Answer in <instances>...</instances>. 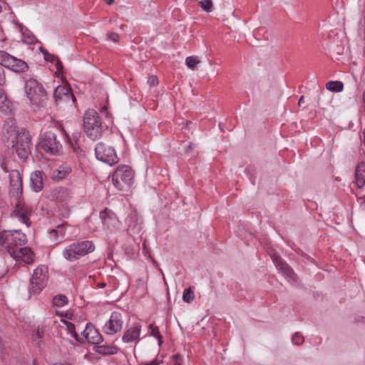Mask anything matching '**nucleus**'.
I'll return each instance as SVG.
<instances>
[{
    "label": "nucleus",
    "instance_id": "obj_1",
    "mask_svg": "<svg viewBox=\"0 0 365 365\" xmlns=\"http://www.w3.org/2000/svg\"><path fill=\"white\" fill-rule=\"evenodd\" d=\"M3 135L11 146L15 149L21 159L28 158L31 152V135L29 132L21 130L19 131L15 122L9 119L3 127Z\"/></svg>",
    "mask_w": 365,
    "mask_h": 365
},
{
    "label": "nucleus",
    "instance_id": "obj_2",
    "mask_svg": "<svg viewBox=\"0 0 365 365\" xmlns=\"http://www.w3.org/2000/svg\"><path fill=\"white\" fill-rule=\"evenodd\" d=\"M134 172L126 165H120L115 169V188L122 195H128L133 181Z\"/></svg>",
    "mask_w": 365,
    "mask_h": 365
},
{
    "label": "nucleus",
    "instance_id": "obj_3",
    "mask_svg": "<svg viewBox=\"0 0 365 365\" xmlns=\"http://www.w3.org/2000/svg\"><path fill=\"white\" fill-rule=\"evenodd\" d=\"M94 250L95 246L91 241H81L66 247L62 252V255L66 259L72 262L92 252Z\"/></svg>",
    "mask_w": 365,
    "mask_h": 365
},
{
    "label": "nucleus",
    "instance_id": "obj_4",
    "mask_svg": "<svg viewBox=\"0 0 365 365\" xmlns=\"http://www.w3.org/2000/svg\"><path fill=\"white\" fill-rule=\"evenodd\" d=\"M83 126L86 133L91 139L95 140L101 136V122L94 109H88L85 113Z\"/></svg>",
    "mask_w": 365,
    "mask_h": 365
},
{
    "label": "nucleus",
    "instance_id": "obj_5",
    "mask_svg": "<svg viewBox=\"0 0 365 365\" xmlns=\"http://www.w3.org/2000/svg\"><path fill=\"white\" fill-rule=\"evenodd\" d=\"M26 236L20 230H4L0 232V245L5 247L9 253V250H15L24 245Z\"/></svg>",
    "mask_w": 365,
    "mask_h": 365
},
{
    "label": "nucleus",
    "instance_id": "obj_6",
    "mask_svg": "<svg viewBox=\"0 0 365 365\" xmlns=\"http://www.w3.org/2000/svg\"><path fill=\"white\" fill-rule=\"evenodd\" d=\"M48 281V268L41 265L34 269L31 279L30 292L34 294L40 293L46 286Z\"/></svg>",
    "mask_w": 365,
    "mask_h": 365
},
{
    "label": "nucleus",
    "instance_id": "obj_7",
    "mask_svg": "<svg viewBox=\"0 0 365 365\" xmlns=\"http://www.w3.org/2000/svg\"><path fill=\"white\" fill-rule=\"evenodd\" d=\"M25 91L30 101L34 104L39 103L46 96V91L42 85L33 78L26 82Z\"/></svg>",
    "mask_w": 365,
    "mask_h": 365
},
{
    "label": "nucleus",
    "instance_id": "obj_8",
    "mask_svg": "<svg viewBox=\"0 0 365 365\" xmlns=\"http://www.w3.org/2000/svg\"><path fill=\"white\" fill-rule=\"evenodd\" d=\"M0 65L16 73L24 72L28 68V65L24 61L17 58L4 51H0Z\"/></svg>",
    "mask_w": 365,
    "mask_h": 365
},
{
    "label": "nucleus",
    "instance_id": "obj_9",
    "mask_svg": "<svg viewBox=\"0 0 365 365\" xmlns=\"http://www.w3.org/2000/svg\"><path fill=\"white\" fill-rule=\"evenodd\" d=\"M40 146L43 150L51 154L57 153L61 148V143L56 140V136L51 132L44 134L41 140Z\"/></svg>",
    "mask_w": 365,
    "mask_h": 365
},
{
    "label": "nucleus",
    "instance_id": "obj_10",
    "mask_svg": "<svg viewBox=\"0 0 365 365\" xmlns=\"http://www.w3.org/2000/svg\"><path fill=\"white\" fill-rule=\"evenodd\" d=\"M32 212L33 209L29 205L19 202L16 204L12 212V217L18 219L27 227H29L31 225L30 216Z\"/></svg>",
    "mask_w": 365,
    "mask_h": 365
},
{
    "label": "nucleus",
    "instance_id": "obj_11",
    "mask_svg": "<svg viewBox=\"0 0 365 365\" xmlns=\"http://www.w3.org/2000/svg\"><path fill=\"white\" fill-rule=\"evenodd\" d=\"M9 255L19 263L30 264L34 262V254L29 247H21L15 250H9Z\"/></svg>",
    "mask_w": 365,
    "mask_h": 365
},
{
    "label": "nucleus",
    "instance_id": "obj_12",
    "mask_svg": "<svg viewBox=\"0 0 365 365\" xmlns=\"http://www.w3.org/2000/svg\"><path fill=\"white\" fill-rule=\"evenodd\" d=\"M272 259L279 272H280L289 282H297V274L294 270L278 255H272Z\"/></svg>",
    "mask_w": 365,
    "mask_h": 365
},
{
    "label": "nucleus",
    "instance_id": "obj_13",
    "mask_svg": "<svg viewBox=\"0 0 365 365\" xmlns=\"http://www.w3.org/2000/svg\"><path fill=\"white\" fill-rule=\"evenodd\" d=\"M96 158L112 166L114 165V149L106 147L103 143H98L96 147Z\"/></svg>",
    "mask_w": 365,
    "mask_h": 365
},
{
    "label": "nucleus",
    "instance_id": "obj_14",
    "mask_svg": "<svg viewBox=\"0 0 365 365\" xmlns=\"http://www.w3.org/2000/svg\"><path fill=\"white\" fill-rule=\"evenodd\" d=\"M56 315L61 317V322L65 325L67 333L70 334L76 341H79L78 335L76 331L75 325L68 320L73 318V313L70 311L67 312H56Z\"/></svg>",
    "mask_w": 365,
    "mask_h": 365
},
{
    "label": "nucleus",
    "instance_id": "obj_15",
    "mask_svg": "<svg viewBox=\"0 0 365 365\" xmlns=\"http://www.w3.org/2000/svg\"><path fill=\"white\" fill-rule=\"evenodd\" d=\"M54 98L56 101H63L68 102L71 100L75 101V96L71 92V87L67 83L57 86L54 91Z\"/></svg>",
    "mask_w": 365,
    "mask_h": 365
},
{
    "label": "nucleus",
    "instance_id": "obj_16",
    "mask_svg": "<svg viewBox=\"0 0 365 365\" xmlns=\"http://www.w3.org/2000/svg\"><path fill=\"white\" fill-rule=\"evenodd\" d=\"M83 334L89 343L99 344L103 341L102 336L93 325L87 324Z\"/></svg>",
    "mask_w": 365,
    "mask_h": 365
},
{
    "label": "nucleus",
    "instance_id": "obj_17",
    "mask_svg": "<svg viewBox=\"0 0 365 365\" xmlns=\"http://www.w3.org/2000/svg\"><path fill=\"white\" fill-rule=\"evenodd\" d=\"M141 326L139 324H135L129 328L123 336V341L125 343L138 341L140 334Z\"/></svg>",
    "mask_w": 365,
    "mask_h": 365
},
{
    "label": "nucleus",
    "instance_id": "obj_18",
    "mask_svg": "<svg viewBox=\"0 0 365 365\" xmlns=\"http://www.w3.org/2000/svg\"><path fill=\"white\" fill-rule=\"evenodd\" d=\"M10 185L12 190L19 193L22 190V178L17 170H12L9 173Z\"/></svg>",
    "mask_w": 365,
    "mask_h": 365
},
{
    "label": "nucleus",
    "instance_id": "obj_19",
    "mask_svg": "<svg viewBox=\"0 0 365 365\" xmlns=\"http://www.w3.org/2000/svg\"><path fill=\"white\" fill-rule=\"evenodd\" d=\"M67 224H62L58 225L55 229L49 232V237L55 243L60 242L65 237V227Z\"/></svg>",
    "mask_w": 365,
    "mask_h": 365
},
{
    "label": "nucleus",
    "instance_id": "obj_20",
    "mask_svg": "<svg viewBox=\"0 0 365 365\" xmlns=\"http://www.w3.org/2000/svg\"><path fill=\"white\" fill-rule=\"evenodd\" d=\"M43 176L42 173L36 170L31 175V186L34 191L39 192L43 188Z\"/></svg>",
    "mask_w": 365,
    "mask_h": 365
},
{
    "label": "nucleus",
    "instance_id": "obj_21",
    "mask_svg": "<svg viewBox=\"0 0 365 365\" xmlns=\"http://www.w3.org/2000/svg\"><path fill=\"white\" fill-rule=\"evenodd\" d=\"M356 184L359 188L365 185V163H359L355 170Z\"/></svg>",
    "mask_w": 365,
    "mask_h": 365
},
{
    "label": "nucleus",
    "instance_id": "obj_22",
    "mask_svg": "<svg viewBox=\"0 0 365 365\" xmlns=\"http://www.w3.org/2000/svg\"><path fill=\"white\" fill-rule=\"evenodd\" d=\"M71 171V168L66 164L60 165L54 169L52 173V178L55 180H62L65 178Z\"/></svg>",
    "mask_w": 365,
    "mask_h": 365
},
{
    "label": "nucleus",
    "instance_id": "obj_23",
    "mask_svg": "<svg viewBox=\"0 0 365 365\" xmlns=\"http://www.w3.org/2000/svg\"><path fill=\"white\" fill-rule=\"evenodd\" d=\"M53 197L58 202H66L70 198V192L64 187H58L55 190Z\"/></svg>",
    "mask_w": 365,
    "mask_h": 365
},
{
    "label": "nucleus",
    "instance_id": "obj_24",
    "mask_svg": "<svg viewBox=\"0 0 365 365\" xmlns=\"http://www.w3.org/2000/svg\"><path fill=\"white\" fill-rule=\"evenodd\" d=\"M11 109V103L7 98L3 89L0 88V110L4 112H9Z\"/></svg>",
    "mask_w": 365,
    "mask_h": 365
},
{
    "label": "nucleus",
    "instance_id": "obj_25",
    "mask_svg": "<svg viewBox=\"0 0 365 365\" xmlns=\"http://www.w3.org/2000/svg\"><path fill=\"white\" fill-rule=\"evenodd\" d=\"M326 88L332 92H341L343 91L344 84L339 81H331L327 83Z\"/></svg>",
    "mask_w": 365,
    "mask_h": 365
},
{
    "label": "nucleus",
    "instance_id": "obj_26",
    "mask_svg": "<svg viewBox=\"0 0 365 365\" xmlns=\"http://www.w3.org/2000/svg\"><path fill=\"white\" fill-rule=\"evenodd\" d=\"M94 350L101 354H113L114 353V348L113 346L102 344L94 346Z\"/></svg>",
    "mask_w": 365,
    "mask_h": 365
},
{
    "label": "nucleus",
    "instance_id": "obj_27",
    "mask_svg": "<svg viewBox=\"0 0 365 365\" xmlns=\"http://www.w3.org/2000/svg\"><path fill=\"white\" fill-rule=\"evenodd\" d=\"M68 299L66 295L59 294L56 295L53 299V304L55 307H61L67 304Z\"/></svg>",
    "mask_w": 365,
    "mask_h": 365
},
{
    "label": "nucleus",
    "instance_id": "obj_28",
    "mask_svg": "<svg viewBox=\"0 0 365 365\" xmlns=\"http://www.w3.org/2000/svg\"><path fill=\"white\" fill-rule=\"evenodd\" d=\"M200 63V61L198 59L197 56H191L187 57L185 59V63L187 66L192 70H195V66Z\"/></svg>",
    "mask_w": 365,
    "mask_h": 365
},
{
    "label": "nucleus",
    "instance_id": "obj_29",
    "mask_svg": "<svg viewBox=\"0 0 365 365\" xmlns=\"http://www.w3.org/2000/svg\"><path fill=\"white\" fill-rule=\"evenodd\" d=\"M195 297L194 292L191 288L185 289L183 292L182 299L185 302L190 303Z\"/></svg>",
    "mask_w": 365,
    "mask_h": 365
},
{
    "label": "nucleus",
    "instance_id": "obj_30",
    "mask_svg": "<svg viewBox=\"0 0 365 365\" xmlns=\"http://www.w3.org/2000/svg\"><path fill=\"white\" fill-rule=\"evenodd\" d=\"M63 132L65 133V135H66V138H68V140L71 146L72 147L73 150L76 152L77 150L78 149L76 140L78 138H79L80 133H73V140L70 139L68 135L64 130H63Z\"/></svg>",
    "mask_w": 365,
    "mask_h": 365
},
{
    "label": "nucleus",
    "instance_id": "obj_31",
    "mask_svg": "<svg viewBox=\"0 0 365 365\" xmlns=\"http://www.w3.org/2000/svg\"><path fill=\"white\" fill-rule=\"evenodd\" d=\"M149 329L150 330V335L157 338L159 344L162 343L161 335L159 332L158 327L155 326L153 324H150Z\"/></svg>",
    "mask_w": 365,
    "mask_h": 365
},
{
    "label": "nucleus",
    "instance_id": "obj_32",
    "mask_svg": "<svg viewBox=\"0 0 365 365\" xmlns=\"http://www.w3.org/2000/svg\"><path fill=\"white\" fill-rule=\"evenodd\" d=\"M292 341L294 344L300 346L304 343V338L300 332H295L292 337Z\"/></svg>",
    "mask_w": 365,
    "mask_h": 365
},
{
    "label": "nucleus",
    "instance_id": "obj_33",
    "mask_svg": "<svg viewBox=\"0 0 365 365\" xmlns=\"http://www.w3.org/2000/svg\"><path fill=\"white\" fill-rule=\"evenodd\" d=\"M202 9L207 13L212 11V2L211 0H202L199 2Z\"/></svg>",
    "mask_w": 365,
    "mask_h": 365
},
{
    "label": "nucleus",
    "instance_id": "obj_34",
    "mask_svg": "<svg viewBox=\"0 0 365 365\" xmlns=\"http://www.w3.org/2000/svg\"><path fill=\"white\" fill-rule=\"evenodd\" d=\"M103 329L107 334H113V331L114 329V323L112 319V316L109 321L105 324Z\"/></svg>",
    "mask_w": 365,
    "mask_h": 365
},
{
    "label": "nucleus",
    "instance_id": "obj_35",
    "mask_svg": "<svg viewBox=\"0 0 365 365\" xmlns=\"http://www.w3.org/2000/svg\"><path fill=\"white\" fill-rule=\"evenodd\" d=\"M110 213L111 210L108 208H106L104 210L100 212V218L103 223H106L107 217H110Z\"/></svg>",
    "mask_w": 365,
    "mask_h": 365
},
{
    "label": "nucleus",
    "instance_id": "obj_36",
    "mask_svg": "<svg viewBox=\"0 0 365 365\" xmlns=\"http://www.w3.org/2000/svg\"><path fill=\"white\" fill-rule=\"evenodd\" d=\"M101 114L104 116L105 118H108V120H111V117L109 116V113L108 111V106L107 105H104L101 108Z\"/></svg>",
    "mask_w": 365,
    "mask_h": 365
},
{
    "label": "nucleus",
    "instance_id": "obj_37",
    "mask_svg": "<svg viewBox=\"0 0 365 365\" xmlns=\"http://www.w3.org/2000/svg\"><path fill=\"white\" fill-rule=\"evenodd\" d=\"M148 83L151 86H155L158 83V78L155 76H151L148 79Z\"/></svg>",
    "mask_w": 365,
    "mask_h": 365
},
{
    "label": "nucleus",
    "instance_id": "obj_38",
    "mask_svg": "<svg viewBox=\"0 0 365 365\" xmlns=\"http://www.w3.org/2000/svg\"><path fill=\"white\" fill-rule=\"evenodd\" d=\"M6 83V78L4 75V71L2 67L0 66V85H4Z\"/></svg>",
    "mask_w": 365,
    "mask_h": 365
},
{
    "label": "nucleus",
    "instance_id": "obj_39",
    "mask_svg": "<svg viewBox=\"0 0 365 365\" xmlns=\"http://www.w3.org/2000/svg\"><path fill=\"white\" fill-rule=\"evenodd\" d=\"M63 64L60 61H57L56 62V68H57V71L59 72V73H61L62 71H63Z\"/></svg>",
    "mask_w": 365,
    "mask_h": 365
},
{
    "label": "nucleus",
    "instance_id": "obj_40",
    "mask_svg": "<svg viewBox=\"0 0 365 365\" xmlns=\"http://www.w3.org/2000/svg\"><path fill=\"white\" fill-rule=\"evenodd\" d=\"M174 365H181V360L178 355L174 356Z\"/></svg>",
    "mask_w": 365,
    "mask_h": 365
},
{
    "label": "nucleus",
    "instance_id": "obj_41",
    "mask_svg": "<svg viewBox=\"0 0 365 365\" xmlns=\"http://www.w3.org/2000/svg\"><path fill=\"white\" fill-rule=\"evenodd\" d=\"M44 57L46 61H52L54 59V56L48 53L44 54Z\"/></svg>",
    "mask_w": 365,
    "mask_h": 365
},
{
    "label": "nucleus",
    "instance_id": "obj_42",
    "mask_svg": "<svg viewBox=\"0 0 365 365\" xmlns=\"http://www.w3.org/2000/svg\"><path fill=\"white\" fill-rule=\"evenodd\" d=\"M36 334L37 335V336H38V338H41V337H43V331L42 330H41L39 328H38V329H36Z\"/></svg>",
    "mask_w": 365,
    "mask_h": 365
},
{
    "label": "nucleus",
    "instance_id": "obj_43",
    "mask_svg": "<svg viewBox=\"0 0 365 365\" xmlns=\"http://www.w3.org/2000/svg\"><path fill=\"white\" fill-rule=\"evenodd\" d=\"M195 145L192 143H190L189 145H187L186 152L188 153L190 150H192L195 148Z\"/></svg>",
    "mask_w": 365,
    "mask_h": 365
},
{
    "label": "nucleus",
    "instance_id": "obj_44",
    "mask_svg": "<svg viewBox=\"0 0 365 365\" xmlns=\"http://www.w3.org/2000/svg\"><path fill=\"white\" fill-rule=\"evenodd\" d=\"M144 365H158V363L156 360H153L150 362L145 363Z\"/></svg>",
    "mask_w": 365,
    "mask_h": 365
},
{
    "label": "nucleus",
    "instance_id": "obj_45",
    "mask_svg": "<svg viewBox=\"0 0 365 365\" xmlns=\"http://www.w3.org/2000/svg\"><path fill=\"white\" fill-rule=\"evenodd\" d=\"M304 96H302L299 99V101H298V106H301L302 103H304Z\"/></svg>",
    "mask_w": 365,
    "mask_h": 365
},
{
    "label": "nucleus",
    "instance_id": "obj_46",
    "mask_svg": "<svg viewBox=\"0 0 365 365\" xmlns=\"http://www.w3.org/2000/svg\"><path fill=\"white\" fill-rule=\"evenodd\" d=\"M115 329H116V328H117V327H118V326H119L120 329L121 328V327H122V323H121V322H120V323H119V322H118V321L115 319ZM117 331V330L115 329V331Z\"/></svg>",
    "mask_w": 365,
    "mask_h": 365
},
{
    "label": "nucleus",
    "instance_id": "obj_47",
    "mask_svg": "<svg viewBox=\"0 0 365 365\" xmlns=\"http://www.w3.org/2000/svg\"><path fill=\"white\" fill-rule=\"evenodd\" d=\"M361 140L364 142V143L365 144V128L363 130V133H362V136L361 137Z\"/></svg>",
    "mask_w": 365,
    "mask_h": 365
},
{
    "label": "nucleus",
    "instance_id": "obj_48",
    "mask_svg": "<svg viewBox=\"0 0 365 365\" xmlns=\"http://www.w3.org/2000/svg\"><path fill=\"white\" fill-rule=\"evenodd\" d=\"M104 1H105V2H106V4H108V5H111V4H113V2H114V0H104Z\"/></svg>",
    "mask_w": 365,
    "mask_h": 365
},
{
    "label": "nucleus",
    "instance_id": "obj_49",
    "mask_svg": "<svg viewBox=\"0 0 365 365\" xmlns=\"http://www.w3.org/2000/svg\"><path fill=\"white\" fill-rule=\"evenodd\" d=\"M1 168H2V169H3L5 172H8V170H7L6 166V165L4 164V163H3L1 164Z\"/></svg>",
    "mask_w": 365,
    "mask_h": 365
},
{
    "label": "nucleus",
    "instance_id": "obj_50",
    "mask_svg": "<svg viewBox=\"0 0 365 365\" xmlns=\"http://www.w3.org/2000/svg\"><path fill=\"white\" fill-rule=\"evenodd\" d=\"M109 177L111 179L112 182H114V173H110Z\"/></svg>",
    "mask_w": 365,
    "mask_h": 365
},
{
    "label": "nucleus",
    "instance_id": "obj_51",
    "mask_svg": "<svg viewBox=\"0 0 365 365\" xmlns=\"http://www.w3.org/2000/svg\"><path fill=\"white\" fill-rule=\"evenodd\" d=\"M361 199L363 200L364 202H365V195L363 196Z\"/></svg>",
    "mask_w": 365,
    "mask_h": 365
},
{
    "label": "nucleus",
    "instance_id": "obj_52",
    "mask_svg": "<svg viewBox=\"0 0 365 365\" xmlns=\"http://www.w3.org/2000/svg\"><path fill=\"white\" fill-rule=\"evenodd\" d=\"M33 365H37L35 361H34V364Z\"/></svg>",
    "mask_w": 365,
    "mask_h": 365
}]
</instances>
